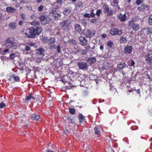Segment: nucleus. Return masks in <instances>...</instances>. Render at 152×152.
Instances as JSON below:
<instances>
[{
	"label": "nucleus",
	"mask_w": 152,
	"mask_h": 152,
	"mask_svg": "<svg viewBox=\"0 0 152 152\" xmlns=\"http://www.w3.org/2000/svg\"><path fill=\"white\" fill-rule=\"evenodd\" d=\"M28 34L27 33H25V35L28 38H34L36 35H39L42 31L41 29L39 27H37L35 29L34 28H31L29 29Z\"/></svg>",
	"instance_id": "nucleus-1"
},
{
	"label": "nucleus",
	"mask_w": 152,
	"mask_h": 152,
	"mask_svg": "<svg viewBox=\"0 0 152 152\" xmlns=\"http://www.w3.org/2000/svg\"><path fill=\"white\" fill-rule=\"evenodd\" d=\"M56 9L54 8H50L49 14L48 15V20H51L53 19H58L61 18V15L60 13H55L56 11Z\"/></svg>",
	"instance_id": "nucleus-2"
},
{
	"label": "nucleus",
	"mask_w": 152,
	"mask_h": 152,
	"mask_svg": "<svg viewBox=\"0 0 152 152\" xmlns=\"http://www.w3.org/2000/svg\"><path fill=\"white\" fill-rule=\"evenodd\" d=\"M128 28L129 29L132 28L135 31H138L140 28V25L139 24L135 23L134 21H130L128 22Z\"/></svg>",
	"instance_id": "nucleus-3"
},
{
	"label": "nucleus",
	"mask_w": 152,
	"mask_h": 152,
	"mask_svg": "<svg viewBox=\"0 0 152 152\" xmlns=\"http://www.w3.org/2000/svg\"><path fill=\"white\" fill-rule=\"evenodd\" d=\"M71 23V21L69 19H67L63 20L62 22H60L59 26L62 28L66 29L70 26Z\"/></svg>",
	"instance_id": "nucleus-4"
},
{
	"label": "nucleus",
	"mask_w": 152,
	"mask_h": 152,
	"mask_svg": "<svg viewBox=\"0 0 152 152\" xmlns=\"http://www.w3.org/2000/svg\"><path fill=\"white\" fill-rule=\"evenodd\" d=\"M145 59L147 64L150 65L152 64V51L147 53L145 57Z\"/></svg>",
	"instance_id": "nucleus-5"
},
{
	"label": "nucleus",
	"mask_w": 152,
	"mask_h": 152,
	"mask_svg": "<svg viewBox=\"0 0 152 152\" xmlns=\"http://www.w3.org/2000/svg\"><path fill=\"white\" fill-rule=\"evenodd\" d=\"M77 64L80 69L85 70L88 69V65L87 63L85 62L84 61H82L78 62Z\"/></svg>",
	"instance_id": "nucleus-6"
},
{
	"label": "nucleus",
	"mask_w": 152,
	"mask_h": 152,
	"mask_svg": "<svg viewBox=\"0 0 152 152\" xmlns=\"http://www.w3.org/2000/svg\"><path fill=\"white\" fill-rule=\"evenodd\" d=\"M103 12L105 13H107V15L108 16H111L112 15L113 12L112 10H110V8L106 4L103 5Z\"/></svg>",
	"instance_id": "nucleus-7"
},
{
	"label": "nucleus",
	"mask_w": 152,
	"mask_h": 152,
	"mask_svg": "<svg viewBox=\"0 0 152 152\" xmlns=\"http://www.w3.org/2000/svg\"><path fill=\"white\" fill-rule=\"evenodd\" d=\"M122 33V31L117 28H112L110 31V34L112 35H121Z\"/></svg>",
	"instance_id": "nucleus-8"
},
{
	"label": "nucleus",
	"mask_w": 152,
	"mask_h": 152,
	"mask_svg": "<svg viewBox=\"0 0 152 152\" xmlns=\"http://www.w3.org/2000/svg\"><path fill=\"white\" fill-rule=\"evenodd\" d=\"M7 45V46L6 47V48L12 49H17L19 47V44L13 41H12L9 45Z\"/></svg>",
	"instance_id": "nucleus-9"
},
{
	"label": "nucleus",
	"mask_w": 152,
	"mask_h": 152,
	"mask_svg": "<svg viewBox=\"0 0 152 152\" xmlns=\"http://www.w3.org/2000/svg\"><path fill=\"white\" fill-rule=\"evenodd\" d=\"M137 10L140 12H145L146 10L150 11L149 7L145 4H142L137 8Z\"/></svg>",
	"instance_id": "nucleus-10"
},
{
	"label": "nucleus",
	"mask_w": 152,
	"mask_h": 152,
	"mask_svg": "<svg viewBox=\"0 0 152 152\" xmlns=\"http://www.w3.org/2000/svg\"><path fill=\"white\" fill-rule=\"evenodd\" d=\"M133 49L132 47L131 46L127 45L124 47V52L126 54H129L131 53Z\"/></svg>",
	"instance_id": "nucleus-11"
},
{
	"label": "nucleus",
	"mask_w": 152,
	"mask_h": 152,
	"mask_svg": "<svg viewBox=\"0 0 152 152\" xmlns=\"http://www.w3.org/2000/svg\"><path fill=\"white\" fill-rule=\"evenodd\" d=\"M78 39L80 42V44L81 45L85 46L87 44L88 41L85 37L80 36Z\"/></svg>",
	"instance_id": "nucleus-12"
},
{
	"label": "nucleus",
	"mask_w": 152,
	"mask_h": 152,
	"mask_svg": "<svg viewBox=\"0 0 152 152\" xmlns=\"http://www.w3.org/2000/svg\"><path fill=\"white\" fill-rule=\"evenodd\" d=\"M55 39L54 37L51 38L50 40H48V44L49 42H50V46H49V48L50 49H54L56 48V46L55 45H53V44L55 41Z\"/></svg>",
	"instance_id": "nucleus-13"
},
{
	"label": "nucleus",
	"mask_w": 152,
	"mask_h": 152,
	"mask_svg": "<svg viewBox=\"0 0 152 152\" xmlns=\"http://www.w3.org/2000/svg\"><path fill=\"white\" fill-rule=\"evenodd\" d=\"M118 17L121 22L125 21L126 20V16L125 14L123 15L122 14H119L118 15Z\"/></svg>",
	"instance_id": "nucleus-14"
},
{
	"label": "nucleus",
	"mask_w": 152,
	"mask_h": 152,
	"mask_svg": "<svg viewBox=\"0 0 152 152\" xmlns=\"http://www.w3.org/2000/svg\"><path fill=\"white\" fill-rule=\"evenodd\" d=\"M87 61L89 62L90 64H92L96 61V58L95 57L88 58L87 60Z\"/></svg>",
	"instance_id": "nucleus-15"
},
{
	"label": "nucleus",
	"mask_w": 152,
	"mask_h": 152,
	"mask_svg": "<svg viewBox=\"0 0 152 152\" xmlns=\"http://www.w3.org/2000/svg\"><path fill=\"white\" fill-rule=\"evenodd\" d=\"M40 19L41 23L43 24L46 23L48 21L47 16L42 15L40 17Z\"/></svg>",
	"instance_id": "nucleus-16"
},
{
	"label": "nucleus",
	"mask_w": 152,
	"mask_h": 152,
	"mask_svg": "<svg viewBox=\"0 0 152 152\" xmlns=\"http://www.w3.org/2000/svg\"><path fill=\"white\" fill-rule=\"evenodd\" d=\"M144 30L146 32H148V33L150 34H152V28H142L141 30V33L143 34L144 33Z\"/></svg>",
	"instance_id": "nucleus-17"
},
{
	"label": "nucleus",
	"mask_w": 152,
	"mask_h": 152,
	"mask_svg": "<svg viewBox=\"0 0 152 152\" xmlns=\"http://www.w3.org/2000/svg\"><path fill=\"white\" fill-rule=\"evenodd\" d=\"M75 31L79 33H80L82 30L81 27L79 24H76L75 25Z\"/></svg>",
	"instance_id": "nucleus-18"
},
{
	"label": "nucleus",
	"mask_w": 152,
	"mask_h": 152,
	"mask_svg": "<svg viewBox=\"0 0 152 152\" xmlns=\"http://www.w3.org/2000/svg\"><path fill=\"white\" fill-rule=\"evenodd\" d=\"M126 65L124 62H121L118 64L117 66V68L120 70H122L124 67H126Z\"/></svg>",
	"instance_id": "nucleus-19"
},
{
	"label": "nucleus",
	"mask_w": 152,
	"mask_h": 152,
	"mask_svg": "<svg viewBox=\"0 0 152 152\" xmlns=\"http://www.w3.org/2000/svg\"><path fill=\"white\" fill-rule=\"evenodd\" d=\"M37 53L38 55H42V56H43V53L44 50L43 48H40L39 49H37L36 50Z\"/></svg>",
	"instance_id": "nucleus-20"
},
{
	"label": "nucleus",
	"mask_w": 152,
	"mask_h": 152,
	"mask_svg": "<svg viewBox=\"0 0 152 152\" xmlns=\"http://www.w3.org/2000/svg\"><path fill=\"white\" fill-rule=\"evenodd\" d=\"M15 9L14 8L11 7H8L6 8V10L8 12L12 13L15 11Z\"/></svg>",
	"instance_id": "nucleus-21"
},
{
	"label": "nucleus",
	"mask_w": 152,
	"mask_h": 152,
	"mask_svg": "<svg viewBox=\"0 0 152 152\" xmlns=\"http://www.w3.org/2000/svg\"><path fill=\"white\" fill-rule=\"evenodd\" d=\"M119 41L121 43L125 44L127 42V40L126 37H124L122 36L121 37Z\"/></svg>",
	"instance_id": "nucleus-22"
},
{
	"label": "nucleus",
	"mask_w": 152,
	"mask_h": 152,
	"mask_svg": "<svg viewBox=\"0 0 152 152\" xmlns=\"http://www.w3.org/2000/svg\"><path fill=\"white\" fill-rule=\"evenodd\" d=\"M32 118L36 121H38L40 118V116L39 115H36L35 114L32 115Z\"/></svg>",
	"instance_id": "nucleus-23"
},
{
	"label": "nucleus",
	"mask_w": 152,
	"mask_h": 152,
	"mask_svg": "<svg viewBox=\"0 0 152 152\" xmlns=\"http://www.w3.org/2000/svg\"><path fill=\"white\" fill-rule=\"evenodd\" d=\"M14 75L11 74L8 77V79L11 82H14Z\"/></svg>",
	"instance_id": "nucleus-24"
},
{
	"label": "nucleus",
	"mask_w": 152,
	"mask_h": 152,
	"mask_svg": "<svg viewBox=\"0 0 152 152\" xmlns=\"http://www.w3.org/2000/svg\"><path fill=\"white\" fill-rule=\"evenodd\" d=\"M91 33L90 30H87L86 32V36L87 37H91L92 36H91Z\"/></svg>",
	"instance_id": "nucleus-25"
},
{
	"label": "nucleus",
	"mask_w": 152,
	"mask_h": 152,
	"mask_svg": "<svg viewBox=\"0 0 152 152\" xmlns=\"http://www.w3.org/2000/svg\"><path fill=\"white\" fill-rule=\"evenodd\" d=\"M12 41H11L10 38H8L5 41V43L4 44V46L6 48L7 46V45H9L10 43Z\"/></svg>",
	"instance_id": "nucleus-26"
},
{
	"label": "nucleus",
	"mask_w": 152,
	"mask_h": 152,
	"mask_svg": "<svg viewBox=\"0 0 152 152\" xmlns=\"http://www.w3.org/2000/svg\"><path fill=\"white\" fill-rule=\"evenodd\" d=\"M61 81L64 83H67V80L66 78H65L64 77L62 78L61 79ZM68 84H70V86H71V83H70L69 82H68Z\"/></svg>",
	"instance_id": "nucleus-27"
},
{
	"label": "nucleus",
	"mask_w": 152,
	"mask_h": 152,
	"mask_svg": "<svg viewBox=\"0 0 152 152\" xmlns=\"http://www.w3.org/2000/svg\"><path fill=\"white\" fill-rule=\"evenodd\" d=\"M70 10L69 9L65 8L64 11L63 13L66 15H68L70 13Z\"/></svg>",
	"instance_id": "nucleus-28"
},
{
	"label": "nucleus",
	"mask_w": 152,
	"mask_h": 152,
	"mask_svg": "<svg viewBox=\"0 0 152 152\" xmlns=\"http://www.w3.org/2000/svg\"><path fill=\"white\" fill-rule=\"evenodd\" d=\"M77 52H80L82 55H85L87 53V51L86 50L83 49L77 51Z\"/></svg>",
	"instance_id": "nucleus-29"
},
{
	"label": "nucleus",
	"mask_w": 152,
	"mask_h": 152,
	"mask_svg": "<svg viewBox=\"0 0 152 152\" xmlns=\"http://www.w3.org/2000/svg\"><path fill=\"white\" fill-rule=\"evenodd\" d=\"M94 130L96 134L100 135V131L97 127H95Z\"/></svg>",
	"instance_id": "nucleus-30"
},
{
	"label": "nucleus",
	"mask_w": 152,
	"mask_h": 152,
	"mask_svg": "<svg viewBox=\"0 0 152 152\" xmlns=\"http://www.w3.org/2000/svg\"><path fill=\"white\" fill-rule=\"evenodd\" d=\"M113 42L111 40L107 42V46L109 47L110 48H111L113 47Z\"/></svg>",
	"instance_id": "nucleus-31"
},
{
	"label": "nucleus",
	"mask_w": 152,
	"mask_h": 152,
	"mask_svg": "<svg viewBox=\"0 0 152 152\" xmlns=\"http://www.w3.org/2000/svg\"><path fill=\"white\" fill-rule=\"evenodd\" d=\"M79 122L80 123L82 122L83 121V120L84 117L83 115L81 114H80L79 116Z\"/></svg>",
	"instance_id": "nucleus-32"
},
{
	"label": "nucleus",
	"mask_w": 152,
	"mask_h": 152,
	"mask_svg": "<svg viewBox=\"0 0 152 152\" xmlns=\"http://www.w3.org/2000/svg\"><path fill=\"white\" fill-rule=\"evenodd\" d=\"M118 1L114 0L111 3V4L113 7H116L118 6Z\"/></svg>",
	"instance_id": "nucleus-33"
},
{
	"label": "nucleus",
	"mask_w": 152,
	"mask_h": 152,
	"mask_svg": "<svg viewBox=\"0 0 152 152\" xmlns=\"http://www.w3.org/2000/svg\"><path fill=\"white\" fill-rule=\"evenodd\" d=\"M148 21L149 24L150 25H152V14L149 15Z\"/></svg>",
	"instance_id": "nucleus-34"
},
{
	"label": "nucleus",
	"mask_w": 152,
	"mask_h": 152,
	"mask_svg": "<svg viewBox=\"0 0 152 152\" xmlns=\"http://www.w3.org/2000/svg\"><path fill=\"white\" fill-rule=\"evenodd\" d=\"M69 112L72 114H74L75 113V109L71 108H69Z\"/></svg>",
	"instance_id": "nucleus-35"
},
{
	"label": "nucleus",
	"mask_w": 152,
	"mask_h": 152,
	"mask_svg": "<svg viewBox=\"0 0 152 152\" xmlns=\"http://www.w3.org/2000/svg\"><path fill=\"white\" fill-rule=\"evenodd\" d=\"M9 27L12 28H15L16 27L15 23H11L9 24Z\"/></svg>",
	"instance_id": "nucleus-36"
},
{
	"label": "nucleus",
	"mask_w": 152,
	"mask_h": 152,
	"mask_svg": "<svg viewBox=\"0 0 152 152\" xmlns=\"http://www.w3.org/2000/svg\"><path fill=\"white\" fill-rule=\"evenodd\" d=\"M105 151L106 152H114V150L111 148H106Z\"/></svg>",
	"instance_id": "nucleus-37"
},
{
	"label": "nucleus",
	"mask_w": 152,
	"mask_h": 152,
	"mask_svg": "<svg viewBox=\"0 0 152 152\" xmlns=\"http://www.w3.org/2000/svg\"><path fill=\"white\" fill-rule=\"evenodd\" d=\"M102 13V10H101L99 9V10H97L96 12V13L95 14L99 17L100 14H101Z\"/></svg>",
	"instance_id": "nucleus-38"
},
{
	"label": "nucleus",
	"mask_w": 152,
	"mask_h": 152,
	"mask_svg": "<svg viewBox=\"0 0 152 152\" xmlns=\"http://www.w3.org/2000/svg\"><path fill=\"white\" fill-rule=\"evenodd\" d=\"M31 98L34 99V97L30 94H29L27 97L26 98V101H28Z\"/></svg>",
	"instance_id": "nucleus-39"
},
{
	"label": "nucleus",
	"mask_w": 152,
	"mask_h": 152,
	"mask_svg": "<svg viewBox=\"0 0 152 152\" xmlns=\"http://www.w3.org/2000/svg\"><path fill=\"white\" fill-rule=\"evenodd\" d=\"M69 42L73 45H75L76 44V41L74 39H71L69 40Z\"/></svg>",
	"instance_id": "nucleus-40"
},
{
	"label": "nucleus",
	"mask_w": 152,
	"mask_h": 152,
	"mask_svg": "<svg viewBox=\"0 0 152 152\" xmlns=\"http://www.w3.org/2000/svg\"><path fill=\"white\" fill-rule=\"evenodd\" d=\"M30 24L36 26L37 25H39V23L38 22L33 21L30 23Z\"/></svg>",
	"instance_id": "nucleus-41"
},
{
	"label": "nucleus",
	"mask_w": 152,
	"mask_h": 152,
	"mask_svg": "<svg viewBox=\"0 0 152 152\" xmlns=\"http://www.w3.org/2000/svg\"><path fill=\"white\" fill-rule=\"evenodd\" d=\"M68 122L70 123L75 124V120L74 118L69 119H68Z\"/></svg>",
	"instance_id": "nucleus-42"
},
{
	"label": "nucleus",
	"mask_w": 152,
	"mask_h": 152,
	"mask_svg": "<svg viewBox=\"0 0 152 152\" xmlns=\"http://www.w3.org/2000/svg\"><path fill=\"white\" fill-rule=\"evenodd\" d=\"M143 0H137L136 4L138 5H140L142 2Z\"/></svg>",
	"instance_id": "nucleus-43"
},
{
	"label": "nucleus",
	"mask_w": 152,
	"mask_h": 152,
	"mask_svg": "<svg viewBox=\"0 0 152 152\" xmlns=\"http://www.w3.org/2000/svg\"><path fill=\"white\" fill-rule=\"evenodd\" d=\"M57 52L60 53L61 51V47L60 45H58L57 47Z\"/></svg>",
	"instance_id": "nucleus-44"
},
{
	"label": "nucleus",
	"mask_w": 152,
	"mask_h": 152,
	"mask_svg": "<svg viewBox=\"0 0 152 152\" xmlns=\"http://www.w3.org/2000/svg\"><path fill=\"white\" fill-rule=\"evenodd\" d=\"M5 106V104L3 102L0 103V108H2Z\"/></svg>",
	"instance_id": "nucleus-45"
},
{
	"label": "nucleus",
	"mask_w": 152,
	"mask_h": 152,
	"mask_svg": "<svg viewBox=\"0 0 152 152\" xmlns=\"http://www.w3.org/2000/svg\"><path fill=\"white\" fill-rule=\"evenodd\" d=\"M15 55L14 53L11 54L10 55V57L11 59H13L15 57Z\"/></svg>",
	"instance_id": "nucleus-46"
},
{
	"label": "nucleus",
	"mask_w": 152,
	"mask_h": 152,
	"mask_svg": "<svg viewBox=\"0 0 152 152\" xmlns=\"http://www.w3.org/2000/svg\"><path fill=\"white\" fill-rule=\"evenodd\" d=\"M43 9V6L42 5H41L38 8V10L39 12H40L42 11Z\"/></svg>",
	"instance_id": "nucleus-47"
},
{
	"label": "nucleus",
	"mask_w": 152,
	"mask_h": 152,
	"mask_svg": "<svg viewBox=\"0 0 152 152\" xmlns=\"http://www.w3.org/2000/svg\"><path fill=\"white\" fill-rule=\"evenodd\" d=\"M10 48H7L4 49L3 52L4 53H9Z\"/></svg>",
	"instance_id": "nucleus-48"
},
{
	"label": "nucleus",
	"mask_w": 152,
	"mask_h": 152,
	"mask_svg": "<svg viewBox=\"0 0 152 152\" xmlns=\"http://www.w3.org/2000/svg\"><path fill=\"white\" fill-rule=\"evenodd\" d=\"M85 48L86 51H89L90 48V46L89 45H87L85 47Z\"/></svg>",
	"instance_id": "nucleus-49"
},
{
	"label": "nucleus",
	"mask_w": 152,
	"mask_h": 152,
	"mask_svg": "<svg viewBox=\"0 0 152 152\" xmlns=\"http://www.w3.org/2000/svg\"><path fill=\"white\" fill-rule=\"evenodd\" d=\"M84 16L85 17H87L88 18H89L90 17V14L88 13H85L84 14Z\"/></svg>",
	"instance_id": "nucleus-50"
},
{
	"label": "nucleus",
	"mask_w": 152,
	"mask_h": 152,
	"mask_svg": "<svg viewBox=\"0 0 152 152\" xmlns=\"http://www.w3.org/2000/svg\"><path fill=\"white\" fill-rule=\"evenodd\" d=\"M14 81H18L19 80V77L15 76L14 75Z\"/></svg>",
	"instance_id": "nucleus-51"
},
{
	"label": "nucleus",
	"mask_w": 152,
	"mask_h": 152,
	"mask_svg": "<svg viewBox=\"0 0 152 152\" xmlns=\"http://www.w3.org/2000/svg\"><path fill=\"white\" fill-rule=\"evenodd\" d=\"M21 18L22 19H24L25 18V15L23 13H22L20 15Z\"/></svg>",
	"instance_id": "nucleus-52"
},
{
	"label": "nucleus",
	"mask_w": 152,
	"mask_h": 152,
	"mask_svg": "<svg viewBox=\"0 0 152 152\" xmlns=\"http://www.w3.org/2000/svg\"><path fill=\"white\" fill-rule=\"evenodd\" d=\"M30 47L28 46H26L25 48V50H26L28 51L30 50Z\"/></svg>",
	"instance_id": "nucleus-53"
},
{
	"label": "nucleus",
	"mask_w": 152,
	"mask_h": 152,
	"mask_svg": "<svg viewBox=\"0 0 152 152\" xmlns=\"http://www.w3.org/2000/svg\"><path fill=\"white\" fill-rule=\"evenodd\" d=\"M56 1L58 4H61L62 3V0H56Z\"/></svg>",
	"instance_id": "nucleus-54"
},
{
	"label": "nucleus",
	"mask_w": 152,
	"mask_h": 152,
	"mask_svg": "<svg viewBox=\"0 0 152 152\" xmlns=\"http://www.w3.org/2000/svg\"><path fill=\"white\" fill-rule=\"evenodd\" d=\"M134 64L135 62L133 60H132L131 62L130 66H134Z\"/></svg>",
	"instance_id": "nucleus-55"
},
{
	"label": "nucleus",
	"mask_w": 152,
	"mask_h": 152,
	"mask_svg": "<svg viewBox=\"0 0 152 152\" xmlns=\"http://www.w3.org/2000/svg\"><path fill=\"white\" fill-rule=\"evenodd\" d=\"M41 61V58H38L36 59V62L37 63H40Z\"/></svg>",
	"instance_id": "nucleus-56"
},
{
	"label": "nucleus",
	"mask_w": 152,
	"mask_h": 152,
	"mask_svg": "<svg viewBox=\"0 0 152 152\" xmlns=\"http://www.w3.org/2000/svg\"><path fill=\"white\" fill-rule=\"evenodd\" d=\"M96 14L94 13H91L90 14V17H94Z\"/></svg>",
	"instance_id": "nucleus-57"
},
{
	"label": "nucleus",
	"mask_w": 152,
	"mask_h": 152,
	"mask_svg": "<svg viewBox=\"0 0 152 152\" xmlns=\"http://www.w3.org/2000/svg\"><path fill=\"white\" fill-rule=\"evenodd\" d=\"M48 147H49V148H48V149H53V146L52 145H49L48 146Z\"/></svg>",
	"instance_id": "nucleus-58"
},
{
	"label": "nucleus",
	"mask_w": 152,
	"mask_h": 152,
	"mask_svg": "<svg viewBox=\"0 0 152 152\" xmlns=\"http://www.w3.org/2000/svg\"><path fill=\"white\" fill-rule=\"evenodd\" d=\"M23 23V22L22 21H20L19 22V25L20 26H21L22 25Z\"/></svg>",
	"instance_id": "nucleus-59"
},
{
	"label": "nucleus",
	"mask_w": 152,
	"mask_h": 152,
	"mask_svg": "<svg viewBox=\"0 0 152 152\" xmlns=\"http://www.w3.org/2000/svg\"><path fill=\"white\" fill-rule=\"evenodd\" d=\"M100 48L101 50H103L104 48L103 46L102 45L100 46Z\"/></svg>",
	"instance_id": "nucleus-60"
},
{
	"label": "nucleus",
	"mask_w": 152,
	"mask_h": 152,
	"mask_svg": "<svg viewBox=\"0 0 152 152\" xmlns=\"http://www.w3.org/2000/svg\"><path fill=\"white\" fill-rule=\"evenodd\" d=\"M48 152H54L53 150L48 149Z\"/></svg>",
	"instance_id": "nucleus-61"
},
{
	"label": "nucleus",
	"mask_w": 152,
	"mask_h": 152,
	"mask_svg": "<svg viewBox=\"0 0 152 152\" xmlns=\"http://www.w3.org/2000/svg\"><path fill=\"white\" fill-rule=\"evenodd\" d=\"M82 4L81 2H79L77 4V5H78V7H80Z\"/></svg>",
	"instance_id": "nucleus-62"
},
{
	"label": "nucleus",
	"mask_w": 152,
	"mask_h": 152,
	"mask_svg": "<svg viewBox=\"0 0 152 152\" xmlns=\"http://www.w3.org/2000/svg\"><path fill=\"white\" fill-rule=\"evenodd\" d=\"M2 20V14H0V20Z\"/></svg>",
	"instance_id": "nucleus-63"
},
{
	"label": "nucleus",
	"mask_w": 152,
	"mask_h": 152,
	"mask_svg": "<svg viewBox=\"0 0 152 152\" xmlns=\"http://www.w3.org/2000/svg\"><path fill=\"white\" fill-rule=\"evenodd\" d=\"M42 0H37V1L38 3H40L42 1Z\"/></svg>",
	"instance_id": "nucleus-64"
}]
</instances>
